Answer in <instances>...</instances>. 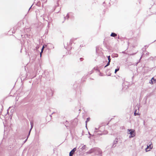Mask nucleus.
Returning <instances> with one entry per match:
<instances>
[{
    "instance_id": "5",
    "label": "nucleus",
    "mask_w": 156,
    "mask_h": 156,
    "mask_svg": "<svg viewBox=\"0 0 156 156\" xmlns=\"http://www.w3.org/2000/svg\"><path fill=\"white\" fill-rule=\"evenodd\" d=\"M153 80H154V78H152L151 79V80L150 81V83L151 84H152L154 82L153 81Z\"/></svg>"
},
{
    "instance_id": "8",
    "label": "nucleus",
    "mask_w": 156,
    "mask_h": 156,
    "mask_svg": "<svg viewBox=\"0 0 156 156\" xmlns=\"http://www.w3.org/2000/svg\"><path fill=\"white\" fill-rule=\"evenodd\" d=\"M90 118H87V120H86V123H87L88 122V121H90Z\"/></svg>"
},
{
    "instance_id": "14",
    "label": "nucleus",
    "mask_w": 156,
    "mask_h": 156,
    "mask_svg": "<svg viewBox=\"0 0 156 156\" xmlns=\"http://www.w3.org/2000/svg\"><path fill=\"white\" fill-rule=\"evenodd\" d=\"M31 129H30V132H29V133H30V131H31Z\"/></svg>"
},
{
    "instance_id": "9",
    "label": "nucleus",
    "mask_w": 156,
    "mask_h": 156,
    "mask_svg": "<svg viewBox=\"0 0 156 156\" xmlns=\"http://www.w3.org/2000/svg\"><path fill=\"white\" fill-rule=\"evenodd\" d=\"M108 61H109V62H111V59H110V56H108Z\"/></svg>"
},
{
    "instance_id": "1",
    "label": "nucleus",
    "mask_w": 156,
    "mask_h": 156,
    "mask_svg": "<svg viewBox=\"0 0 156 156\" xmlns=\"http://www.w3.org/2000/svg\"><path fill=\"white\" fill-rule=\"evenodd\" d=\"M127 130L128 133L130 135L129 137H133L135 136V133L134 130L128 129Z\"/></svg>"
},
{
    "instance_id": "3",
    "label": "nucleus",
    "mask_w": 156,
    "mask_h": 156,
    "mask_svg": "<svg viewBox=\"0 0 156 156\" xmlns=\"http://www.w3.org/2000/svg\"><path fill=\"white\" fill-rule=\"evenodd\" d=\"M152 146L151 144L149 145V146L147 145V148H146V151H148L150 150V149L152 148Z\"/></svg>"
},
{
    "instance_id": "12",
    "label": "nucleus",
    "mask_w": 156,
    "mask_h": 156,
    "mask_svg": "<svg viewBox=\"0 0 156 156\" xmlns=\"http://www.w3.org/2000/svg\"><path fill=\"white\" fill-rule=\"evenodd\" d=\"M153 80V81L154 82H155L156 81V80L155 79H154V80Z\"/></svg>"
},
{
    "instance_id": "10",
    "label": "nucleus",
    "mask_w": 156,
    "mask_h": 156,
    "mask_svg": "<svg viewBox=\"0 0 156 156\" xmlns=\"http://www.w3.org/2000/svg\"><path fill=\"white\" fill-rule=\"evenodd\" d=\"M110 62H109V61H108V63L107 64V65L106 66H105V67H106L107 66H108L109 65V64H110Z\"/></svg>"
},
{
    "instance_id": "2",
    "label": "nucleus",
    "mask_w": 156,
    "mask_h": 156,
    "mask_svg": "<svg viewBox=\"0 0 156 156\" xmlns=\"http://www.w3.org/2000/svg\"><path fill=\"white\" fill-rule=\"evenodd\" d=\"M76 148H74L69 153V156H72L75 151L76 150Z\"/></svg>"
},
{
    "instance_id": "4",
    "label": "nucleus",
    "mask_w": 156,
    "mask_h": 156,
    "mask_svg": "<svg viewBox=\"0 0 156 156\" xmlns=\"http://www.w3.org/2000/svg\"><path fill=\"white\" fill-rule=\"evenodd\" d=\"M111 36L113 37H115L117 36V34L114 33H112L111 34Z\"/></svg>"
},
{
    "instance_id": "7",
    "label": "nucleus",
    "mask_w": 156,
    "mask_h": 156,
    "mask_svg": "<svg viewBox=\"0 0 156 156\" xmlns=\"http://www.w3.org/2000/svg\"><path fill=\"white\" fill-rule=\"evenodd\" d=\"M119 69V67L118 69H116L115 70V73H116L117 71H118Z\"/></svg>"
},
{
    "instance_id": "6",
    "label": "nucleus",
    "mask_w": 156,
    "mask_h": 156,
    "mask_svg": "<svg viewBox=\"0 0 156 156\" xmlns=\"http://www.w3.org/2000/svg\"><path fill=\"white\" fill-rule=\"evenodd\" d=\"M44 46H43V47H42V49H41V53H40V56H41V53H42L43 52V49H44Z\"/></svg>"
},
{
    "instance_id": "11",
    "label": "nucleus",
    "mask_w": 156,
    "mask_h": 156,
    "mask_svg": "<svg viewBox=\"0 0 156 156\" xmlns=\"http://www.w3.org/2000/svg\"><path fill=\"white\" fill-rule=\"evenodd\" d=\"M31 129H32V127H33V123H31Z\"/></svg>"
},
{
    "instance_id": "13",
    "label": "nucleus",
    "mask_w": 156,
    "mask_h": 156,
    "mask_svg": "<svg viewBox=\"0 0 156 156\" xmlns=\"http://www.w3.org/2000/svg\"><path fill=\"white\" fill-rule=\"evenodd\" d=\"M134 114H135V115H136V112H135Z\"/></svg>"
}]
</instances>
